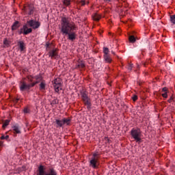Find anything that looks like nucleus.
Listing matches in <instances>:
<instances>
[{"label": "nucleus", "instance_id": "obj_15", "mask_svg": "<svg viewBox=\"0 0 175 175\" xmlns=\"http://www.w3.org/2000/svg\"><path fill=\"white\" fill-rule=\"evenodd\" d=\"M81 96L83 100H87V99H88V93L87 91L83 90L81 91Z\"/></svg>", "mask_w": 175, "mask_h": 175}, {"label": "nucleus", "instance_id": "obj_6", "mask_svg": "<svg viewBox=\"0 0 175 175\" xmlns=\"http://www.w3.org/2000/svg\"><path fill=\"white\" fill-rule=\"evenodd\" d=\"M52 83L55 92H59V90H62V81L61 79L56 78L52 81Z\"/></svg>", "mask_w": 175, "mask_h": 175}, {"label": "nucleus", "instance_id": "obj_12", "mask_svg": "<svg viewBox=\"0 0 175 175\" xmlns=\"http://www.w3.org/2000/svg\"><path fill=\"white\" fill-rule=\"evenodd\" d=\"M18 46L19 48V51L21 53H25V43L23 42V41H18Z\"/></svg>", "mask_w": 175, "mask_h": 175}, {"label": "nucleus", "instance_id": "obj_23", "mask_svg": "<svg viewBox=\"0 0 175 175\" xmlns=\"http://www.w3.org/2000/svg\"><path fill=\"white\" fill-rule=\"evenodd\" d=\"M10 122V120H5L4 123L3 124V128L5 129L6 126H8V125H9Z\"/></svg>", "mask_w": 175, "mask_h": 175}, {"label": "nucleus", "instance_id": "obj_10", "mask_svg": "<svg viewBox=\"0 0 175 175\" xmlns=\"http://www.w3.org/2000/svg\"><path fill=\"white\" fill-rule=\"evenodd\" d=\"M49 55L53 59H57L58 57V50L57 49H53L49 52Z\"/></svg>", "mask_w": 175, "mask_h": 175}, {"label": "nucleus", "instance_id": "obj_30", "mask_svg": "<svg viewBox=\"0 0 175 175\" xmlns=\"http://www.w3.org/2000/svg\"><path fill=\"white\" fill-rule=\"evenodd\" d=\"M8 139H9V135H3L1 137V140H8Z\"/></svg>", "mask_w": 175, "mask_h": 175}, {"label": "nucleus", "instance_id": "obj_26", "mask_svg": "<svg viewBox=\"0 0 175 175\" xmlns=\"http://www.w3.org/2000/svg\"><path fill=\"white\" fill-rule=\"evenodd\" d=\"M104 55H109V48L103 47Z\"/></svg>", "mask_w": 175, "mask_h": 175}, {"label": "nucleus", "instance_id": "obj_35", "mask_svg": "<svg viewBox=\"0 0 175 175\" xmlns=\"http://www.w3.org/2000/svg\"><path fill=\"white\" fill-rule=\"evenodd\" d=\"M173 100H174L173 96H171L170 98V99L168 100V102H169V103H172V102H173Z\"/></svg>", "mask_w": 175, "mask_h": 175}, {"label": "nucleus", "instance_id": "obj_28", "mask_svg": "<svg viewBox=\"0 0 175 175\" xmlns=\"http://www.w3.org/2000/svg\"><path fill=\"white\" fill-rule=\"evenodd\" d=\"M46 88V83L41 82L40 84V90H44Z\"/></svg>", "mask_w": 175, "mask_h": 175}, {"label": "nucleus", "instance_id": "obj_37", "mask_svg": "<svg viewBox=\"0 0 175 175\" xmlns=\"http://www.w3.org/2000/svg\"><path fill=\"white\" fill-rule=\"evenodd\" d=\"M162 91H163V92H166V91H167V88H163L162 89Z\"/></svg>", "mask_w": 175, "mask_h": 175}, {"label": "nucleus", "instance_id": "obj_16", "mask_svg": "<svg viewBox=\"0 0 175 175\" xmlns=\"http://www.w3.org/2000/svg\"><path fill=\"white\" fill-rule=\"evenodd\" d=\"M19 27H20L19 22L15 21L12 26V30L16 31V29H18Z\"/></svg>", "mask_w": 175, "mask_h": 175}, {"label": "nucleus", "instance_id": "obj_41", "mask_svg": "<svg viewBox=\"0 0 175 175\" xmlns=\"http://www.w3.org/2000/svg\"><path fill=\"white\" fill-rule=\"evenodd\" d=\"M111 53H112V54H116V53H115L114 52H113V51H112Z\"/></svg>", "mask_w": 175, "mask_h": 175}, {"label": "nucleus", "instance_id": "obj_1", "mask_svg": "<svg viewBox=\"0 0 175 175\" xmlns=\"http://www.w3.org/2000/svg\"><path fill=\"white\" fill-rule=\"evenodd\" d=\"M59 29L62 35L67 36L68 40L71 42L76 40L78 27L75 23L70 22L69 18L65 16L62 17Z\"/></svg>", "mask_w": 175, "mask_h": 175}, {"label": "nucleus", "instance_id": "obj_39", "mask_svg": "<svg viewBox=\"0 0 175 175\" xmlns=\"http://www.w3.org/2000/svg\"><path fill=\"white\" fill-rule=\"evenodd\" d=\"M46 49H48L49 46H50V44L49 43H46Z\"/></svg>", "mask_w": 175, "mask_h": 175}, {"label": "nucleus", "instance_id": "obj_38", "mask_svg": "<svg viewBox=\"0 0 175 175\" xmlns=\"http://www.w3.org/2000/svg\"><path fill=\"white\" fill-rule=\"evenodd\" d=\"M105 2H107V3H109V2H111V0H104Z\"/></svg>", "mask_w": 175, "mask_h": 175}, {"label": "nucleus", "instance_id": "obj_14", "mask_svg": "<svg viewBox=\"0 0 175 175\" xmlns=\"http://www.w3.org/2000/svg\"><path fill=\"white\" fill-rule=\"evenodd\" d=\"M85 68V64L83 60H79L76 64V68L77 69H83Z\"/></svg>", "mask_w": 175, "mask_h": 175}, {"label": "nucleus", "instance_id": "obj_17", "mask_svg": "<svg viewBox=\"0 0 175 175\" xmlns=\"http://www.w3.org/2000/svg\"><path fill=\"white\" fill-rule=\"evenodd\" d=\"M92 18L94 20V21H99L101 18V16L98 13H94L92 15Z\"/></svg>", "mask_w": 175, "mask_h": 175}, {"label": "nucleus", "instance_id": "obj_27", "mask_svg": "<svg viewBox=\"0 0 175 175\" xmlns=\"http://www.w3.org/2000/svg\"><path fill=\"white\" fill-rule=\"evenodd\" d=\"M33 80H35L33 77H32L31 75L27 77V81L29 83H32L33 81Z\"/></svg>", "mask_w": 175, "mask_h": 175}, {"label": "nucleus", "instance_id": "obj_11", "mask_svg": "<svg viewBox=\"0 0 175 175\" xmlns=\"http://www.w3.org/2000/svg\"><path fill=\"white\" fill-rule=\"evenodd\" d=\"M33 10H35V8H33V5H29L27 7L25 8L26 14H28L29 16L33 14Z\"/></svg>", "mask_w": 175, "mask_h": 175}, {"label": "nucleus", "instance_id": "obj_5", "mask_svg": "<svg viewBox=\"0 0 175 175\" xmlns=\"http://www.w3.org/2000/svg\"><path fill=\"white\" fill-rule=\"evenodd\" d=\"M99 159V152H96L93 154L90 161V166L93 169H96L98 167V161Z\"/></svg>", "mask_w": 175, "mask_h": 175}, {"label": "nucleus", "instance_id": "obj_8", "mask_svg": "<svg viewBox=\"0 0 175 175\" xmlns=\"http://www.w3.org/2000/svg\"><path fill=\"white\" fill-rule=\"evenodd\" d=\"M32 32L31 28H28V26L27 25H23V28L21 29V30L18 31L19 35H21V33H23V35H28V33H31Z\"/></svg>", "mask_w": 175, "mask_h": 175}, {"label": "nucleus", "instance_id": "obj_32", "mask_svg": "<svg viewBox=\"0 0 175 175\" xmlns=\"http://www.w3.org/2000/svg\"><path fill=\"white\" fill-rule=\"evenodd\" d=\"M132 68H133V64H129L128 66V70H132Z\"/></svg>", "mask_w": 175, "mask_h": 175}, {"label": "nucleus", "instance_id": "obj_40", "mask_svg": "<svg viewBox=\"0 0 175 175\" xmlns=\"http://www.w3.org/2000/svg\"><path fill=\"white\" fill-rule=\"evenodd\" d=\"M2 146H3V142L0 143V146L2 147Z\"/></svg>", "mask_w": 175, "mask_h": 175}, {"label": "nucleus", "instance_id": "obj_7", "mask_svg": "<svg viewBox=\"0 0 175 175\" xmlns=\"http://www.w3.org/2000/svg\"><path fill=\"white\" fill-rule=\"evenodd\" d=\"M39 83V81H36V82H33L31 83L27 84L25 82H22L20 85L21 91H25V90H29L31 87H35L36 84Z\"/></svg>", "mask_w": 175, "mask_h": 175}, {"label": "nucleus", "instance_id": "obj_34", "mask_svg": "<svg viewBox=\"0 0 175 175\" xmlns=\"http://www.w3.org/2000/svg\"><path fill=\"white\" fill-rule=\"evenodd\" d=\"M163 98H167V92H165L164 94H162Z\"/></svg>", "mask_w": 175, "mask_h": 175}, {"label": "nucleus", "instance_id": "obj_29", "mask_svg": "<svg viewBox=\"0 0 175 175\" xmlns=\"http://www.w3.org/2000/svg\"><path fill=\"white\" fill-rule=\"evenodd\" d=\"M34 77V80H38V81H40V80H42V76L41 75H36L33 77Z\"/></svg>", "mask_w": 175, "mask_h": 175}, {"label": "nucleus", "instance_id": "obj_36", "mask_svg": "<svg viewBox=\"0 0 175 175\" xmlns=\"http://www.w3.org/2000/svg\"><path fill=\"white\" fill-rule=\"evenodd\" d=\"M24 113H29V109L28 108H25L23 110Z\"/></svg>", "mask_w": 175, "mask_h": 175}, {"label": "nucleus", "instance_id": "obj_31", "mask_svg": "<svg viewBox=\"0 0 175 175\" xmlns=\"http://www.w3.org/2000/svg\"><path fill=\"white\" fill-rule=\"evenodd\" d=\"M79 5H81V6H84L85 5V1L81 0L79 1Z\"/></svg>", "mask_w": 175, "mask_h": 175}, {"label": "nucleus", "instance_id": "obj_9", "mask_svg": "<svg viewBox=\"0 0 175 175\" xmlns=\"http://www.w3.org/2000/svg\"><path fill=\"white\" fill-rule=\"evenodd\" d=\"M27 24H29V27H31L33 29H38L39 27H40V23L36 21L35 20H30L27 21Z\"/></svg>", "mask_w": 175, "mask_h": 175}, {"label": "nucleus", "instance_id": "obj_2", "mask_svg": "<svg viewBox=\"0 0 175 175\" xmlns=\"http://www.w3.org/2000/svg\"><path fill=\"white\" fill-rule=\"evenodd\" d=\"M131 135L133 139L135 140L136 143H142V131L140 129L137 128L131 129Z\"/></svg>", "mask_w": 175, "mask_h": 175}, {"label": "nucleus", "instance_id": "obj_19", "mask_svg": "<svg viewBox=\"0 0 175 175\" xmlns=\"http://www.w3.org/2000/svg\"><path fill=\"white\" fill-rule=\"evenodd\" d=\"M83 102L88 108L91 107V101H90V98H87L86 100H83Z\"/></svg>", "mask_w": 175, "mask_h": 175}, {"label": "nucleus", "instance_id": "obj_3", "mask_svg": "<svg viewBox=\"0 0 175 175\" xmlns=\"http://www.w3.org/2000/svg\"><path fill=\"white\" fill-rule=\"evenodd\" d=\"M37 175H58L57 174V171L54 170V168H49L48 172H46L44 169V165H40L38 167V173Z\"/></svg>", "mask_w": 175, "mask_h": 175}, {"label": "nucleus", "instance_id": "obj_22", "mask_svg": "<svg viewBox=\"0 0 175 175\" xmlns=\"http://www.w3.org/2000/svg\"><path fill=\"white\" fill-rule=\"evenodd\" d=\"M59 102V101L58 100V99L55 98L54 100H53L51 102V106H54V105H58Z\"/></svg>", "mask_w": 175, "mask_h": 175}, {"label": "nucleus", "instance_id": "obj_13", "mask_svg": "<svg viewBox=\"0 0 175 175\" xmlns=\"http://www.w3.org/2000/svg\"><path fill=\"white\" fill-rule=\"evenodd\" d=\"M12 128L14 133H16L18 135L21 133V128H20V126L18 124L13 125Z\"/></svg>", "mask_w": 175, "mask_h": 175}, {"label": "nucleus", "instance_id": "obj_21", "mask_svg": "<svg viewBox=\"0 0 175 175\" xmlns=\"http://www.w3.org/2000/svg\"><path fill=\"white\" fill-rule=\"evenodd\" d=\"M63 4L64 6H70V0H63Z\"/></svg>", "mask_w": 175, "mask_h": 175}, {"label": "nucleus", "instance_id": "obj_24", "mask_svg": "<svg viewBox=\"0 0 175 175\" xmlns=\"http://www.w3.org/2000/svg\"><path fill=\"white\" fill-rule=\"evenodd\" d=\"M3 44H5V46H6L7 47H9L10 42H9V40H8V38H5L3 40Z\"/></svg>", "mask_w": 175, "mask_h": 175}, {"label": "nucleus", "instance_id": "obj_25", "mask_svg": "<svg viewBox=\"0 0 175 175\" xmlns=\"http://www.w3.org/2000/svg\"><path fill=\"white\" fill-rule=\"evenodd\" d=\"M170 21L172 24H174V25H175V14L170 16Z\"/></svg>", "mask_w": 175, "mask_h": 175}, {"label": "nucleus", "instance_id": "obj_33", "mask_svg": "<svg viewBox=\"0 0 175 175\" xmlns=\"http://www.w3.org/2000/svg\"><path fill=\"white\" fill-rule=\"evenodd\" d=\"M133 100L134 102H136V100H137V96L136 95H134V96H133Z\"/></svg>", "mask_w": 175, "mask_h": 175}, {"label": "nucleus", "instance_id": "obj_18", "mask_svg": "<svg viewBox=\"0 0 175 175\" xmlns=\"http://www.w3.org/2000/svg\"><path fill=\"white\" fill-rule=\"evenodd\" d=\"M104 59L105 62H107L108 64H110L111 62V57L109 55H104Z\"/></svg>", "mask_w": 175, "mask_h": 175}, {"label": "nucleus", "instance_id": "obj_20", "mask_svg": "<svg viewBox=\"0 0 175 175\" xmlns=\"http://www.w3.org/2000/svg\"><path fill=\"white\" fill-rule=\"evenodd\" d=\"M129 40L131 43H135L136 42V38L133 36H130L129 38Z\"/></svg>", "mask_w": 175, "mask_h": 175}, {"label": "nucleus", "instance_id": "obj_4", "mask_svg": "<svg viewBox=\"0 0 175 175\" xmlns=\"http://www.w3.org/2000/svg\"><path fill=\"white\" fill-rule=\"evenodd\" d=\"M71 121L70 118L55 119L56 128H64V126H69Z\"/></svg>", "mask_w": 175, "mask_h": 175}]
</instances>
